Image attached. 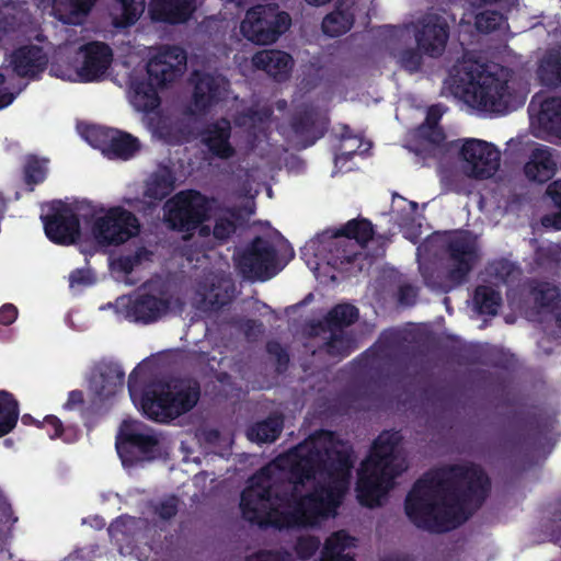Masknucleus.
I'll return each instance as SVG.
<instances>
[{
    "label": "nucleus",
    "instance_id": "f257e3e1",
    "mask_svg": "<svg viewBox=\"0 0 561 561\" xmlns=\"http://www.w3.org/2000/svg\"><path fill=\"white\" fill-rule=\"evenodd\" d=\"M351 458H273L241 494L242 517L259 527L312 526L350 486Z\"/></svg>",
    "mask_w": 561,
    "mask_h": 561
},
{
    "label": "nucleus",
    "instance_id": "f03ea898",
    "mask_svg": "<svg viewBox=\"0 0 561 561\" xmlns=\"http://www.w3.org/2000/svg\"><path fill=\"white\" fill-rule=\"evenodd\" d=\"M490 488L489 477L476 465L430 470L408 493L405 513L420 528L447 531L482 505Z\"/></svg>",
    "mask_w": 561,
    "mask_h": 561
},
{
    "label": "nucleus",
    "instance_id": "7ed1b4c3",
    "mask_svg": "<svg viewBox=\"0 0 561 561\" xmlns=\"http://www.w3.org/2000/svg\"><path fill=\"white\" fill-rule=\"evenodd\" d=\"M127 388L133 400L140 394L141 410L149 420L164 424L192 411L202 392L194 378H149L140 364L130 373Z\"/></svg>",
    "mask_w": 561,
    "mask_h": 561
},
{
    "label": "nucleus",
    "instance_id": "20e7f679",
    "mask_svg": "<svg viewBox=\"0 0 561 561\" xmlns=\"http://www.w3.org/2000/svg\"><path fill=\"white\" fill-rule=\"evenodd\" d=\"M186 51L180 46H163L147 62L148 79L134 87L133 103L138 111L151 113L160 106L159 89L182 77L186 67Z\"/></svg>",
    "mask_w": 561,
    "mask_h": 561
},
{
    "label": "nucleus",
    "instance_id": "39448f33",
    "mask_svg": "<svg viewBox=\"0 0 561 561\" xmlns=\"http://www.w3.org/2000/svg\"><path fill=\"white\" fill-rule=\"evenodd\" d=\"M402 345L401 333L385 331L370 347L352 360L353 374L358 378L367 379V383L363 382L352 391L353 400H371L374 398L375 391L370 383L378 385L388 377Z\"/></svg>",
    "mask_w": 561,
    "mask_h": 561
},
{
    "label": "nucleus",
    "instance_id": "423d86ee",
    "mask_svg": "<svg viewBox=\"0 0 561 561\" xmlns=\"http://www.w3.org/2000/svg\"><path fill=\"white\" fill-rule=\"evenodd\" d=\"M485 64L466 61L456 69L455 80L465 94L481 108L494 113H506L513 102L508 80L489 72Z\"/></svg>",
    "mask_w": 561,
    "mask_h": 561
},
{
    "label": "nucleus",
    "instance_id": "0eeeda50",
    "mask_svg": "<svg viewBox=\"0 0 561 561\" xmlns=\"http://www.w3.org/2000/svg\"><path fill=\"white\" fill-rule=\"evenodd\" d=\"M408 469L407 458H365L357 472V500L369 508L381 506L394 480Z\"/></svg>",
    "mask_w": 561,
    "mask_h": 561
},
{
    "label": "nucleus",
    "instance_id": "6e6552de",
    "mask_svg": "<svg viewBox=\"0 0 561 561\" xmlns=\"http://www.w3.org/2000/svg\"><path fill=\"white\" fill-rule=\"evenodd\" d=\"M214 202L197 190L180 191L165 202L164 220L174 231L193 232L210 219Z\"/></svg>",
    "mask_w": 561,
    "mask_h": 561
},
{
    "label": "nucleus",
    "instance_id": "1a4fd4ad",
    "mask_svg": "<svg viewBox=\"0 0 561 561\" xmlns=\"http://www.w3.org/2000/svg\"><path fill=\"white\" fill-rule=\"evenodd\" d=\"M445 252L449 263L446 276L448 284L437 283L430 274H423V277L428 287L448 291L467 282L469 274L479 261V250L477 242L469 233L456 232L448 237Z\"/></svg>",
    "mask_w": 561,
    "mask_h": 561
},
{
    "label": "nucleus",
    "instance_id": "9d476101",
    "mask_svg": "<svg viewBox=\"0 0 561 561\" xmlns=\"http://www.w3.org/2000/svg\"><path fill=\"white\" fill-rule=\"evenodd\" d=\"M290 15L275 5H255L249 9L240 31L249 41L267 45L276 42L290 26Z\"/></svg>",
    "mask_w": 561,
    "mask_h": 561
},
{
    "label": "nucleus",
    "instance_id": "9b49d317",
    "mask_svg": "<svg viewBox=\"0 0 561 561\" xmlns=\"http://www.w3.org/2000/svg\"><path fill=\"white\" fill-rule=\"evenodd\" d=\"M91 231L100 245H121L139 233L140 224L134 213L114 206L93 221Z\"/></svg>",
    "mask_w": 561,
    "mask_h": 561
},
{
    "label": "nucleus",
    "instance_id": "f8f14e48",
    "mask_svg": "<svg viewBox=\"0 0 561 561\" xmlns=\"http://www.w3.org/2000/svg\"><path fill=\"white\" fill-rule=\"evenodd\" d=\"M192 85L190 104L186 114L191 116H206L224 101L229 81L220 73L205 70H193L188 79Z\"/></svg>",
    "mask_w": 561,
    "mask_h": 561
},
{
    "label": "nucleus",
    "instance_id": "ddd939ff",
    "mask_svg": "<svg viewBox=\"0 0 561 561\" xmlns=\"http://www.w3.org/2000/svg\"><path fill=\"white\" fill-rule=\"evenodd\" d=\"M237 266L245 278L265 282L278 272L277 251L268 240L255 237L239 255Z\"/></svg>",
    "mask_w": 561,
    "mask_h": 561
},
{
    "label": "nucleus",
    "instance_id": "4468645a",
    "mask_svg": "<svg viewBox=\"0 0 561 561\" xmlns=\"http://www.w3.org/2000/svg\"><path fill=\"white\" fill-rule=\"evenodd\" d=\"M46 237L55 244L70 245L81 234L80 219L65 202L55 199L48 204V211L41 216Z\"/></svg>",
    "mask_w": 561,
    "mask_h": 561
},
{
    "label": "nucleus",
    "instance_id": "2eb2a0df",
    "mask_svg": "<svg viewBox=\"0 0 561 561\" xmlns=\"http://www.w3.org/2000/svg\"><path fill=\"white\" fill-rule=\"evenodd\" d=\"M87 141L110 159L129 160L140 149L138 138L106 126L92 125L84 131Z\"/></svg>",
    "mask_w": 561,
    "mask_h": 561
},
{
    "label": "nucleus",
    "instance_id": "dca6fc26",
    "mask_svg": "<svg viewBox=\"0 0 561 561\" xmlns=\"http://www.w3.org/2000/svg\"><path fill=\"white\" fill-rule=\"evenodd\" d=\"M459 153L466 162L468 174L474 179H489L500 167V151L497 148L481 139H466Z\"/></svg>",
    "mask_w": 561,
    "mask_h": 561
},
{
    "label": "nucleus",
    "instance_id": "f3484780",
    "mask_svg": "<svg viewBox=\"0 0 561 561\" xmlns=\"http://www.w3.org/2000/svg\"><path fill=\"white\" fill-rule=\"evenodd\" d=\"M121 305L125 309L126 319L129 321L151 324L169 312L171 298L164 293H161L160 296L139 293L128 298H121Z\"/></svg>",
    "mask_w": 561,
    "mask_h": 561
},
{
    "label": "nucleus",
    "instance_id": "a211bd4d",
    "mask_svg": "<svg viewBox=\"0 0 561 561\" xmlns=\"http://www.w3.org/2000/svg\"><path fill=\"white\" fill-rule=\"evenodd\" d=\"M328 124V119L311 105L297 108L289 118L290 129L304 149L313 146L325 135Z\"/></svg>",
    "mask_w": 561,
    "mask_h": 561
},
{
    "label": "nucleus",
    "instance_id": "6ab92c4d",
    "mask_svg": "<svg viewBox=\"0 0 561 561\" xmlns=\"http://www.w3.org/2000/svg\"><path fill=\"white\" fill-rule=\"evenodd\" d=\"M344 445L340 436L329 430H318L302 443L276 456H354L353 453L341 450Z\"/></svg>",
    "mask_w": 561,
    "mask_h": 561
},
{
    "label": "nucleus",
    "instance_id": "aec40b11",
    "mask_svg": "<svg viewBox=\"0 0 561 561\" xmlns=\"http://www.w3.org/2000/svg\"><path fill=\"white\" fill-rule=\"evenodd\" d=\"M449 37V25L438 14H426L420 21L415 39L417 47L430 57H439L447 45Z\"/></svg>",
    "mask_w": 561,
    "mask_h": 561
},
{
    "label": "nucleus",
    "instance_id": "412c9836",
    "mask_svg": "<svg viewBox=\"0 0 561 561\" xmlns=\"http://www.w3.org/2000/svg\"><path fill=\"white\" fill-rule=\"evenodd\" d=\"M83 61L77 76L80 82H95L101 80L113 61V50L104 42L93 41L80 47Z\"/></svg>",
    "mask_w": 561,
    "mask_h": 561
},
{
    "label": "nucleus",
    "instance_id": "4be33fe9",
    "mask_svg": "<svg viewBox=\"0 0 561 561\" xmlns=\"http://www.w3.org/2000/svg\"><path fill=\"white\" fill-rule=\"evenodd\" d=\"M145 430V425L139 421L124 420L115 442L118 456H123V453L133 451H139L144 456L151 454L158 446L159 439Z\"/></svg>",
    "mask_w": 561,
    "mask_h": 561
},
{
    "label": "nucleus",
    "instance_id": "5701e85b",
    "mask_svg": "<svg viewBox=\"0 0 561 561\" xmlns=\"http://www.w3.org/2000/svg\"><path fill=\"white\" fill-rule=\"evenodd\" d=\"M195 10V0H151L149 3L150 19L169 25L186 23Z\"/></svg>",
    "mask_w": 561,
    "mask_h": 561
},
{
    "label": "nucleus",
    "instance_id": "b1692460",
    "mask_svg": "<svg viewBox=\"0 0 561 561\" xmlns=\"http://www.w3.org/2000/svg\"><path fill=\"white\" fill-rule=\"evenodd\" d=\"M10 64L19 77L35 78L46 69L48 57L41 46L23 45L12 51Z\"/></svg>",
    "mask_w": 561,
    "mask_h": 561
},
{
    "label": "nucleus",
    "instance_id": "393cba45",
    "mask_svg": "<svg viewBox=\"0 0 561 561\" xmlns=\"http://www.w3.org/2000/svg\"><path fill=\"white\" fill-rule=\"evenodd\" d=\"M230 137L231 125L227 118L209 123L201 130L202 142L213 156L222 160L230 159L236 154V149L230 144Z\"/></svg>",
    "mask_w": 561,
    "mask_h": 561
},
{
    "label": "nucleus",
    "instance_id": "a878e982",
    "mask_svg": "<svg viewBox=\"0 0 561 561\" xmlns=\"http://www.w3.org/2000/svg\"><path fill=\"white\" fill-rule=\"evenodd\" d=\"M252 64L254 68L263 70L275 81L284 82L290 77L294 59L286 51L265 49L253 55Z\"/></svg>",
    "mask_w": 561,
    "mask_h": 561
},
{
    "label": "nucleus",
    "instance_id": "bb28decb",
    "mask_svg": "<svg viewBox=\"0 0 561 561\" xmlns=\"http://www.w3.org/2000/svg\"><path fill=\"white\" fill-rule=\"evenodd\" d=\"M125 373L116 363L101 364L91 379V387L101 401H105L123 389Z\"/></svg>",
    "mask_w": 561,
    "mask_h": 561
},
{
    "label": "nucleus",
    "instance_id": "cd10ccee",
    "mask_svg": "<svg viewBox=\"0 0 561 561\" xmlns=\"http://www.w3.org/2000/svg\"><path fill=\"white\" fill-rule=\"evenodd\" d=\"M550 147L539 145L529 157V161L524 167L525 175L534 182L546 183L554 175L557 162L553 159Z\"/></svg>",
    "mask_w": 561,
    "mask_h": 561
},
{
    "label": "nucleus",
    "instance_id": "c85d7f7f",
    "mask_svg": "<svg viewBox=\"0 0 561 561\" xmlns=\"http://www.w3.org/2000/svg\"><path fill=\"white\" fill-rule=\"evenodd\" d=\"M354 0H339L334 11L327 14L321 23L322 32L330 37H337L348 32L355 21Z\"/></svg>",
    "mask_w": 561,
    "mask_h": 561
},
{
    "label": "nucleus",
    "instance_id": "c756f323",
    "mask_svg": "<svg viewBox=\"0 0 561 561\" xmlns=\"http://www.w3.org/2000/svg\"><path fill=\"white\" fill-rule=\"evenodd\" d=\"M538 78L547 88L561 87V47L548 49L539 61Z\"/></svg>",
    "mask_w": 561,
    "mask_h": 561
},
{
    "label": "nucleus",
    "instance_id": "7c9ffc66",
    "mask_svg": "<svg viewBox=\"0 0 561 561\" xmlns=\"http://www.w3.org/2000/svg\"><path fill=\"white\" fill-rule=\"evenodd\" d=\"M538 124L545 133L561 139V96H551L542 101Z\"/></svg>",
    "mask_w": 561,
    "mask_h": 561
},
{
    "label": "nucleus",
    "instance_id": "2f4dec72",
    "mask_svg": "<svg viewBox=\"0 0 561 561\" xmlns=\"http://www.w3.org/2000/svg\"><path fill=\"white\" fill-rule=\"evenodd\" d=\"M358 309L351 304H339L334 306L324 317L321 325L322 331H345L358 320Z\"/></svg>",
    "mask_w": 561,
    "mask_h": 561
},
{
    "label": "nucleus",
    "instance_id": "473e14b6",
    "mask_svg": "<svg viewBox=\"0 0 561 561\" xmlns=\"http://www.w3.org/2000/svg\"><path fill=\"white\" fill-rule=\"evenodd\" d=\"M283 426L284 421L282 415H270L252 424L247 431V436L251 442L259 444L272 443L279 437Z\"/></svg>",
    "mask_w": 561,
    "mask_h": 561
},
{
    "label": "nucleus",
    "instance_id": "72a5a7b5",
    "mask_svg": "<svg viewBox=\"0 0 561 561\" xmlns=\"http://www.w3.org/2000/svg\"><path fill=\"white\" fill-rule=\"evenodd\" d=\"M353 538L344 530L332 534L324 543L322 557L319 561H354L350 553L345 552L353 546Z\"/></svg>",
    "mask_w": 561,
    "mask_h": 561
},
{
    "label": "nucleus",
    "instance_id": "f704fd0d",
    "mask_svg": "<svg viewBox=\"0 0 561 561\" xmlns=\"http://www.w3.org/2000/svg\"><path fill=\"white\" fill-rule=\"evenodd\" d=\"M426 128L425 139L427 144L417 150V154L425 161L424 164L428 165L426 161L431 158L442 160L448 150V144L446 142L445 131L440 126H426Z\"/></svg>",
    "mask_w": 561,
    "mask_h": 561
},
{
    "label": "nucleus",
    "instance_id": "c9c22d12",
    "mask_svg": "<svg viewBox=\"0 0 561 561\" xmlns=\"http://www.w3.org/2000/svg\"><path fill=\"white\" fill-rule=\"evenodd\" d=\"M329 337L324 342L323 350L331 357L339 359L347 357L357 348L353 333L347 331H328Z\"/></svg>",
    "mask_w": 561,
    "mask_h": 561
},
{
    "label": "nucleus",
    "instance_id": "e433bc0d",
    "mask_svg": "<svg viewBox=\"0 0 561 561\" xmlns=\"http://www.w3.org/2000/svg\"><path fill=\"white\" fill-rule=\"evenodd\" d=\"M19 415L20 407L15 397L7 390H0V437L14 430Z\"/></svg>",
    "mask_w": 561,
    "mask_h": 561
},
{
    "label": "nucleus",
    "instance_id": "4c0bfd02",
    "mask_svg": "<svg viewBox=\"0 0 561 561\" xmlns=\"http://www.w3.org/2000/svg\"><path fill=\"white\" fill-rule=\"evenodd\" d=\"M473 304L480 314L496 316L502 305V296L492 286L479 285L474 289Z\"/></svg>",
    "mask_w": 561,
    "mask_h": 561
},
{
    "label": "nucleus",
    "instance_id": "58836bf2",
    "mask_svg": "<svg viewBox=\"0 0 561 561\" xmlns=\"http://www.w3.org/2000/svg\"><path fill=\"white\" fill-rule=\"evenodd\" d=\"M336 238L355 240L362 247L367 244L374 237V226L366 218L351 219L335 233Z\"/></svg>",
    "mask_w": 561,
    "mask_h": 561
},
{
    "label": "nucleus",
    "instance_id": "ea45409f",
    "mask_svg": "<svg viewBox=\"0 0 561 561\" xmlns=\"http://www.w3.org/2000/svg\"><path fill=\"white\" fill-rule=\"evenodd\" d=\"M539 435V423L534 415L517 416L513 424L511 438L520 446L529 445L537 439Z\"/></svg>",
    "mask_w": 561,
    "mask_h": 561
},
{
    "label": "nucleus",
    "instance_id": "a19ab883",
    "mask_svg": "<svg viewBox=\"0 0 561 561\" xmlns=\"http://www.w3.org/2000/svg\"><path fill=\"white\" fill-rule=\"evenodd\" d=\"M173 188L174 178L168 169H164L152 174L147 183L145 196L161 202L172 193Z\"/></svg>",
    "mask_w": 561,
    "mask_h": 561
},
{
    "label": "nucleus",
    "instance_id": "79ce46f5",
    "mask_svg": "<svg viewBox=\"0 0 561 561\" xmlns=\"http://www.w3.org/2000/svg\"><path fill=\"white\" fill-rule=\"evenodd\" d=\"M331 259L330 263L340 270H346V265L354 264L358 259L363 256V253L358 251L357 245L352 243L348 239L339 240L334 243V250H330Z\"/></svg>",
    "mask_w": 561,
    "mask_h": 561
},
{
    "label": "nucleus",
    "instance_id": "37998d69",
    "mask_svg": "<svg viewBox=\"0 0 561 561\" xmlns=\"http://www.w3.org/2000/svg\"><path fill=\"white\" fill-rule=\"evenodd\" d=\"M403 436L400 431H382L373 442L366 456H397L394 453L402 443Z\"/></svg>",
    "mask_w": 561,
    "mask_h": 561
},
{
    "label": "nucleus",
    "instance_id": "c03bdc74",
    "mask_svg": "<svg viewBox=\"0 0 561 561\" xmlns=\"http://www.w3.org/2000/svg\"><path fill=\"white\" fill-rule=\"evenodd\" d=\"M121 4V14L113 19L117 28H127L136 24L145 11V0H116Z\"/></svg>",
    "mask_w": 561,
    "mask_h": 561
},
{
    "label": "nucleus",
    "instance_id": "a18cd8bd",
    "mask_svg": "<svg viewBox=\"0 0 561 561\" xmlns=\"http://www.w3.org/2000/svg\"><path fill=\"white\" fill-rule=\"evenodd\" d=\"M39 428H45L49 438H61L66 443H73L79 437V430L75 426H64L56 415H46Z\"/></svg>",
    "mask_w": 561,
    "mask_h": 561
},
{
    "label": "nucleus",
    "instance_id": "49530a36",
    "mask_svg": "<svg viewBox=\"0 0 561 561\" xmlns=\"http://www.w3.org/2000/svg\"><path fill=\"white\" fill-rule=\"evenodd\" d=\"M24 182L27 185H37L45 181L47 175L46 160L36 156H28L23 168Z\"/></svg>",
    "mask_w": 561,
    "mask_h": 561
},
{
    "label": "nucleus",
    "instance_id": "de8ad7c7",
    "mask_svg": "<svg viewBox=\"0 0 561 561\" xmlns=\"http://www.w3.org/2000/svg\"><path fill=\"white\" fill-rule=\"evenodd\" d=\"M547 194L559 211L543 216L541 222L546 228L551 227L556 230H561V180L550 183L547 187Z\"/></svg>",
    "mask_w": 561,
    "mask_h": 561
},
{
    "label": "nucleus",
    "instance_id": "09e8293b",
    "mask_svg": "<svg viewBox=\"0 0 561 561\" xmlns=\"http://www.w3.org/2000/svg\"><path fill=\"white\" fill-rule=\"evenodd\" d=\"M535 301L541 308L549 309L554 316L561 308L558 288L549 284H545L535 290Z\"/></svg>",
    "mask_w": 561,
    "mask_h": 561
},
{
    "label": "nucleus",
    "instance_id": "8fccbe9b",
    "mask_svg": "<svg viewBox=\"0 0 561 561\" xmlns=\"http://www.w3.org/2000/svg\"><path fill=\"white\" fill-rule=\"evenodd\" d=\"M20 25L21 19L13 7L5 5L0 9V42L15 33Z\"/></svg>",
    "mask_w": 561,
    "mask_h": 561
},
{
    "label": "nucleus",
    "instance_id": "3c124183",
    "mask_svg": "<svg viewBox=\"0 0 561 561\" xmlns=\"http://www.w3.org/2000/svg\"><path fill=\"white\" fill-rule=\"evenodd\" d=\"M503 15L496 11H484L476 16V27L479 32L489 34L500 28Z\"/></svg>",
    "mask_w": 561,
    "mask_h": 561
},
{
    "label": "nucleus",
    "instance_id": "603ef678",
    "mask_svg": "<svg viewBox=\"0 0 561 561\" xmlns=\"http://www.w3.org/2000/svg\"><path fill=\"white\" fill-rule=\"evenodd\" d=\"M266 352L268 355L275 358L276 371L284 374L288 369L289 354L286 348L276 340H271L266 343Z\"/></svg>",
    "mask_w": 561,
    "mask_h": 561
},
{
    "label": "nucleus",
    "instance_id": "864d4df0",
    "mask_svg": "<svg viewBox=\"0 0 561 561\" xmlns=\"http://www.w3.org/2000/svg\"><path fill=\"white\" fill-rule=\"evenodd\" d=\"M399 61L405 70L413 73L421 69L423 56L420 48H407L400 53Z\"/></svg>",
    "mask_w": 561,
    "mask_h": 561
},
{
    "label": "nucleus",
    "instance_id": "5fc2aeb1",
    "mask_svg": "<svg viewBox=\"0 0 561 561\" xmlns=\"http://www.w3.org/2000/svg\"><path fill=\"white\" fill-rule=\"evenodd\" d=\"M320 540L313 536H300L295 545V551L299 559L311 558L319 549Z\"/></svg>",
    "mask_w": 561,
    "mask_h": 561
},
{
    "label": "nucleus",
    "instance_id": "6e6d98bb",
    "mask_svg": "<svg viewBox=\"0 0 561 561\" xmlns=\"http://www.w3.org/2000/svg\"><path fill=\"white\" fill-rule=\"evenodd\" d=\"M236 231L234 222L227 217H219L216 219L213 234L214 238L220 241L228 240Z\"/></svg>",
    "mask_w": 561,
    "mask_h": 561
},
{
    "label": "nucleus",
    "instance_id": "4d7b16f0",
    "mask_svg": "<svg viewBox=\"0 0 561 561\" xmlns=\"http://www.w3.org/2000/svg\"><path fill=\"white\" fill-rule=\"evenodd\" d=\"M245 561H293L288 552L260 551L247 557Z\"/></svg>",
    "mask_w": 561,
    "mask_h": 561
},
{
    "label": "nucleus",
    "instance_id": "13d9d810",
    "mask_svg": "<svg viewBox=\"0 0 561 561\" xmlns=\"http://www.w3.org/2000/svg\"><path fill=\"white\" fill-rule=\"evenodd\" d=\"M417 297L415 287L410 284H403L398 290V300L401 305H414Z\"/></svg>",
    "mask_w": 561,
    "mask_h": 561
},
{
    "label": "nucleus",
    "instance_id": "bf43d9fd",
    "mask_svg": "<svg viewBox=\"0 0 561 561\" xmlns=\"http://www.w3.org/2000/svg\"><path fill=\"white\" fill-rule=\"evenodd\" d=\"M242 330L247 339H255L264 331L263 323L259 320L248 319L242 324Z\"/></svg>",
    "mask_w": 561,
    "mask_h": 561
},
{
    "label": "nucleus",
    "instance_id": "052dcab7",
    "mask_svg": "<svg viewBox=\"0 0 561 561\" xmlns=\"http://www.w3.org/2000/svg\"><path fill=\"white\" fill-rule=\"evenodd\" d=\"M157 512L159 516L163 519H169L173 517L178 512V500L176 497L172 496L165 500L160 504L159 507H157Z\"/></svg>",
    "mask_w": 561,
    "mask_h": 561
},
{
    "label": "nucleus",
    "instance_id": "680f3d73",
    "mask_svg": "<svg viewBox=\"0 0 561 561\" xmlns=\"http://www.w3.org/2000/svg\"><path fill=\"white\" fill-rule=\"evenodd\" d=\"M446 107L442 104H434L427 108L425 125L426 126H439L438 123L442 119Z\"/></svg>",
    "mask_w": 561,
    "mask_h": 561
},
{
    "label": "nucleus",
    "instance_id": "e2e57ef3",
    "mask_svg": "<svg viewBox=\"0 0 561 561\" xmlns=\"http://www.w3.org/2000/svg\"><path fill=\"white\" fill-rule=\"evenodd\" d=\"M5 84V76L0 72V110L8 107L13 103L15 94L10 92Z\"/></svg>",
    "mask_w": 561,
    "mask_h": 561
},
{
    "label": "nucleus",
    "instance_id": "0e129e2a",
    "mask_svg": "<svg viewBox=\"0 0 561 561\" xmlns=\"http://www.w3.org/2000/svg\"><path fill=\"white\" fill-rule=\"evenodd\" d=\"M117 266L121 272L124 274H130L137 264V256H133L131 254L122 255L117 259Z\"/></svg>",
    "mask_w": 561,
    "mask_h": 561
},
{
    "label": "nucleus",
    "instance_id": "69168bd1",
    "mask_svg": "<svg viewBox=\"0 0 561 561\" xmlns=\"http://www.w3.org/2000/svg\"><path fill=\"white\" fill-rule=\"evenodd\" d=\"M84 403V396L81 390H71L68 393V399L64 403L62 408L65 410H73Z\"/></svg>",
    "mask_w": 561,
    "mask_h": 561
},
{
    "label": "nucleus",
    "instance_id": "338daca9",
    "mask_svg": "<svg viewBox=\"0 0 561 561\" xmlns=\"http://www.w3.org/2000/svg\"><path fill=\"white\" fill-rule=\"evenodd\" d=\"M96 0H69L72 11L77 14H88L94 7Z\"/></svg>",
    "mask_w": 561,
    "mask_h": 561
},
{
    "label": "nucleus",
    "instance_id": "774afa93",
    "mask_svg": "<svg viewBox=\"0 0 561 561\" xmlns=\"http://www.w3.org/2000/svg\"><path fill=\"white\" fill-rule=\"evenodd\" d=\"M18 317V309L15 306L11 304L4 305L0 310V322L9 325L11 324Z\"/></svg>",
    "mask_w": 561,
    "mask_h": 561
}]
</instances>
